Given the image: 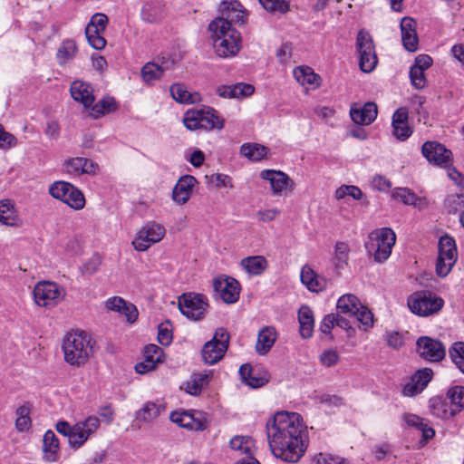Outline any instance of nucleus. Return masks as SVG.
<instances>
[{
    "mask_svg": "<svg viewBox=\"0 0 464 464\" xmlns=\"http://www.w3.org/2000/svg\"><path fill=\"white\" fill-rule=\"evenodd\" d=\"M273 455L286 462H297L306 450L305 427L297 412L278 411L266 425Z\"/></svg>",
    "mask_w": 464,
    "mask_h": 464,
    "instance_id": "nucleus-1",
    "label": "nucleus"
},
{
    "mask_svg": "<svg viewBox=\"0 0 464 464\" xmlns=\"http://www.w3.org/2000/svg\"><path fill=\"white\" fill-rule=\"evenodd\" d=\"M208 30L215 52L219 57L229 58L238 53L240 34L224 17L215 18L208 24Z\"/></svg>",
    "mask_w": 464,
    "mask_h": 464,
    "instance_id": "nucleus-2",
    "label": "nucleus"
},
{
    "mask_svg": "<svg viewBox=\"0 0 464 464\" xmlns=\"http://www.w3.org/2000/svg\"><path fill=\"white\" fill-rule=\"evenodd\" d=\"M62 349L64 361L75 367L84 365L93 353L92 339L83 331L68 333L63 340Z\"/></svg>",
    "mask_w": 464,
    "mask_h": 464,
    "instance_id": "nucleus-3",
    "label": "nucleus"
},
{
    "mask_svg": "<svg viewBox=\"0 0 464 464\" xmlns=\"http://www.w3.org/2000/svg\"><path fill=\"white\" fill-rule=\"evenodd\" d=\"M464 387L455 385L449 389L444 399L434 397L430 400L432 415L440 419H449L459 413L464 408Z\"/></svg>",
    "mask_w": 464,
    "mask_h": 464,
    "instance_id": "nucleus-4",
    "label": "nucleus"
},
{
    "mask_svg": "<svg viewBox=\"0 0 464 464\" xmlns=\"http://www.w3.org/2000/svg\"><path fill=\"white\" fill-rule=\"evenodd\" d=\"M183 123L189 130H212L224 128V119L220 118L218 111L211 107L188 110L184 114Z\"/></svg>",
    "mask_w": 464,
    "mask_h": 464,
    "instance_id": "nucleus-5",
    "label": "nucleus"
},
{
    "mask_svg": "<svg viewBox=\"0 0 464 464\" xmlns=\"http://www.w3.org/2000/svg\"><path fill=\"white\" fill-rule=\"evenodd\" d=\"M395 242L394 231L390 227H382L370 233L365 247L376 262L382 263L391 256Z\"/></svg>",
    "mask_w": 464,
    "mask_h": 464,
    "instance_id": "nucleus-6",
    "label": "nucleus"
},
{
    "mask_svg": "<svg viewBox=\"0 0 464 464\" xmlns=\"http://www.w3.org/2000/svg\"><path fill=\"white\" fill-rule=\"evenodd\" d=\"M407 304L412 314L429 316L440 311L444 301L431 292L418 291L408 297Z\"/></svg>",
    "mask_w": 464,
    "mask_h": 464,
    "instance_id": "nucleus-7",
    "label": "nucleus"
},
{
    "mask_svg": "<svg viewBox=\"0 0 464 464\" xmlns=\"http://www.w3.org/2000/svg\"><path fill=\"white\" fill-rule=\"evenodd\" d=\"M50 195L74 210H81L85 207L83 193L74 185L66 181H55L49 187Z\"/></svg>",
    "mask_w": 464,
    "mask_h": 464,
    "instance_id": "nucleus-8",
    "label": "nucleus"
},
{
    "mask_svg": "<svg viewBox=\"0 0 464 464\" xmlns=\"http://www.w3.org/2000/svg\"><path fill=\"white\" fill-rule=\"evenodd\" d=\"M356 50L360 69L364 72H372L378 63V58L372 37L369 32L359 31L356 37Z\"/></svg>",
    "mask_w": 464,
    "mask_h": 464,
    "instance_id": "nucleus-9",
    "label": "nucleus"
},
{
    "mask_svg": "<svg viewBox=\"0 0 464 464\" xmlns=\"http://www.w3.org/2000/svg\"><path fill=\"white\" fill-rule=\"evenodd\" d=\"M438 252L436 272L439 276L444 277L451 271L458 258L456 243L453 237L448 235L440 237Z\"/></svg>",
    "mask_w": 464,
    "mask_h": 464,
    "instance_id": "nucleus-10",
    "label": "nucleus"
},
{
    "mask_svg": "<svg viewBox=\"0 0 464 464\" xmlns=\"http://www.w3.org/2000/svg\"><path fill=\"white\" fill-rule=\"evenodd\" d=\"M229 339L228 332L225 328H218L213 338L202 348L201 354L205 363L212 365L219 362L227 350Z\"/></svg>",
    "mask_w": 464,
    "mask_h": 464,
    "instance_id": "nucleus-11",
    "label": "nucleus"
},
{
    "mask_svg": "<svg viewBox=\"0 0 464 464\" xmlns=\"http://www.w3.org/2000/svg\"><path fill=\"white\" fill-rule=\"evenodd\" d=\"M33 295L35 304L43 307H53L64 297L63 288L51 281L37 283Z\"/></svg>",
    "mask_w": 464,
    "mask_h": 464,
    "instance_id": "nucleus-12",
    "label": "nucleus"
},
{
    "mask_svg": "<svg viewBox=\"0 0 464 464\" xmlns=\"http://www.w3.org/2000/svg\"><path fill=\"white\" fill-rule=\"evenodd\" d=\"M165 234L166 229L163 226L156 222H148L138 230L132 246L139 252L146 251L152 245L161 241Z\"/></svg>",
    "mask_w": 464,
    "mask_h": 464,
    "instance_id": "nucleus-13",
    "label": "nucleus"
},
{
    "mask_svg": "<svg viewBox=\"0 0 464 464\" xmlns=\"http://www.w3.org/2000/svg\"><path fill=\"white\" fill-rule=\"evenodd\" d=\"M208 299L200 294H183L179 298V307L182 314L187 318L198 321L201 320L208 309Z\"/></svg>",
    "mask_w": 464,
    "mask_h": 464,
    "instance_id": "nucleus-14",
    "label": "nucleus"
},
{
    "mask_svg": "<svg viewBox=\"0 0 464 464\" xmlns=\"http://www.w3.org/2000/svg\"><path fill=\"white\" fill-rule=\"evenodd\" d=\"M108 23V17L102 13H96L91 17L90 22L85 27V35L92 48L102 50L106 46V40L103 37V34Z\"/></svg>",
    "mask_w": 464,
    "mask_h": 464,
    "instance_id": "nucleus-15",
    "label": "nucleus"
},
{
    "mask_svg": "<svg viewBox=\"0 0 464 464\" xmlns=\"http://www.w3.org/2000/svg\"><path fill=\"white\" fill-rule=\"evenodd\" d=\"M421 154L430 164L440 168H448L453 161L451 150L438 141L424 142L421 146Z\"/></svg>",
    "mask_w": 464,
    "mask_h": 464,
    "instance_id": "nucleus-16",
    "label": "nucleus"
},
{
    "mask_svg": "<svg viewBox=\"0 0 464 464\" xmlns=\"http://www.w3.org/2000/svg\"><path fill=\"white\" fill-rule=\"evenodd\" d=\"M101 426V420L97 416L91 415L74 424L75 434L71 440V449L77 450L95 434Z\"/></svg>",
    "mask_w": 464,
    "mask_h": 464,
    "instance_id": "nucleus-17",
    "label": "nucleus"
},
{
    "mask_svg": "<svg viewBox=\"0 0 464 464\" xmlns=\"http://www.w3.org/2000/svg\"><path fill=\"white\" fill-rule=\"evenodd\" d=\"M175 63L173 58L164 56L157 61L147 63L141 69V77L146 83L151 84L161 79L167 72L173 70Z\"/></svg>",
    "mask_w": 464,
    "mask_h": 464,
    "instance_id": "nucleus-18",
    "label": "nucleus"
},
{
    "mask_svg": "<svg viewBox=\"0 0 464 464\" xmlns=\"http://www.w3.org/2000/svg\"><path fill=\"white\" fill-rule=\"evenodd\" d=\"M214 291L226 304L237 302L240 295V285L233 277L220 276L213 281Z\"/></svg>",
    "mask_w": 464,
    "mask_h": 464,
    "instance_id": "nucleus-19",
    "label": "nucleus"
},
{
    "mask_svg": "<svg viewBox=\"0 0 464 464\" xmlns=\"http://www.w3.org/2000/svg\"><path fill=\"white\" fill-rule=\"evenodd\" d=\"M417 351L420 357L430 362H440L446 354L442 343L428 336L417 340Z\"/></svg>",
    "mask_w": 464,
    "mask_h": 464,
    "instance_id": "nucleus-20",
    "label": "nucleus"
},
{
    "mask_svg": "<svg viewBox=\"0 0 464 464\" xmlns=\"http://www.w3.org/2000/svg\"><path fill=\"white\" fill-rule=\"evenodd\" d=\"M63 169L72 177H79L82 174L94 176L100 172V167L96 162L82 157L66 160L63 164Z\"/></svg>",
    "mask_w": 464,
    "mask_h": 464,
    "instance_id": "nucleus-21",
    "label": "nucleus"
},
{
    "mask_svg": "<svg viewBox=\"0 0 464 464\" xmlns=\"http://www.w3.org/2000/svg\"><path fill=\"white\" fill-rule=\"evenodd\" d=\"M260 178L267 180L270 184L273 195L278 196L289 189L292 191L295 187L294 181L283 171L275 169H265L260 172Z\"/></svg>",
    "mask_w": 464,
    "mask_h": 464,
    "instance_id": "nucleus-22",
    "label": "nucleus"
},
{
    "mask_svg": "<svg viewBox=\"0 0 464 464\" xmlns=\"http://www.w3.org/2000/svg\"><path fill=\"white\" fill-rule=\"evenodd\" d=\"M170 420L179 427L190 430H203L208 427V421L201 416V412L174 411L170 414Z\"/></svg>",
    "mask_w": 464,
    "mask_h": 464,
    "instance_id": "nucleus-23",
    "label": "nucleus"
},
{
    "mask_svg": "<svg viewBox=\"0 0 464 464\" xmlns=\"http://www.w3.org/2000/svg\"><path fill=\"white\" fill-rule=\"evenodd\" d=\"M392 134L400 140H407L412 130L408 123V110L405 107L397 109L392 119Z\"/></svg>",
    "mask_w": 464,
    "mask_h": 464,
    "instance_id": "nucleus-24",
    "label": "nucleus"
},
{
    "mask_svg": "<svg viewBox=\"0 0 464 464\" xmlns=\"http://www.w3.org/2000/svg\"><path fill=\"white\" fill-rule=\"evenodd\" d=\"M417 23L411 17H403L401 21V40L404 48L409 52L418 50L419 38L416 32Z\"/></svg>",
    "mask_w": 464,
    "mask_h": 464,
    "instance_id": "nucleus-25",
    "label": "nucleus"
},
{
    "mask_svg": "<svg viewBox=\"0 0 464 464\" xmlns=\"http://www.w3.org/2000/svg\"><path fill=\"white\" fill-rule=\"evenodd\" d=\"M239 374L242 382L251 388L256 389L268 382L269 376L266 372L258 368H252L248 364H244L239 369Z\"/></svg>",
    "mask_w": 464,
    "mask_h": 464,
    "instance_id": "nucleus-26",
    "label": "nucleus"
},
{
    "mask_svg": "<svg viewBox=\"0 0 464 464\" xmlns=\"http://www.w3.org/2000/svg\"><path fill=\"white\" fill-rule=\"evenodd\" d=\"M105 307L113 312H117L124 315L130 324L138 319L139 312L132 304H127L126 301L120 296H113L105 301Z\"/></svg>",
    "mask_w": 464,
    "mask_h": 464,
    "instance_id": "nucleus-27",
    "label": "nucleus"
},
{
    "mask_svg": "<svg viewBox=\"0 0 464 464\" xmlns=\"http://www.w3.org/2000/svg\"><path fill=\"white\" fill-rule=\"evenodd\" d=\"M70 92L75 102H81L84 108H90L94 102L93 89L86 82L76 80L72 82Z\"/></svg>",
    "mask_w": 464,
    "mask_h": 464,
    "instance_id": "nucleus-28",
    "label": "nucleus"
},
{
    "mask_svg": "<svg viewBox=\"0 0 464 464\" xmlns=\"http://www.w3.org/2000/svg\"><path fill=\"white\" fill-rule=\"evenodd\" d=\"M221 16L230 24H244L246 18V13L242 5L237 0H225L220 6Z\"/></svg>",
    "mask_w": 464,
    "mask_h": 464,
    "instance_id": "nucleus-29",
    "label": "nucleus"
},
{
    "mask_svg": "<svg viewBox=\"0 0 464 464\" xmlns=\"http://www.w3.org/2000/svg\"><path fill=\"white\" fill-rule=\"evenodd\" d=\"M377 106L374 102H366L363 106H353L350 110L352 121L357 125H369L377 117Z\"/></svg>",
    "mask_w": 464,
    "mask_h": 464,
    "instance_id": "nucleus-30",
    "label": "nucleus"
},
{
    "mask_svg": "<svg viewBox=\"0 0 464 464\" xmlns=\"http://www.w3.org/2000/svg\"><path fill=\"white\" fill-rule=\"evenodd\" d=\"M166 15V8L162 0H150L144 4L140 16L141 19L150 24L160 22Z\"/></svg>",
    "mask_w": 464,
    "mask_h": 464,
    "instance_id": "nucleus-31",
    "label": "nucleus"
},
{
    "mask_svg": "<svg viewBox=\"0 0 464 464\" xmlns=\"http://www.w3.org/2000/svg\"><path fill=\"white\" fill-rule=\"evenodd\" d=\"M197 183L196 179L190 175L182 176L175 185L172 198L179 204H185L192 194V188Z\"/></svg>",
    "mask_w": 464,
    "mask_h": 464,
    "instance_id": "nucleus-32",
    "label": "nucleus"
},
{
    "mask_svg": "<svg viewBox=\"0 0 464 464\" xmlns=\"http://www.w3.org/2000/svg\"><path fill=\"white\" fill-rule=\"evenodd\" d=\"M300 277L309 291L319 292L327 286V280L319 276L309 266L302 268Z\"/></svg>",
    "mask_w": 464,
    "mask_h": 464,
    "instance_id": "nucleus-33",
    "label": "nucleus"
},
{
    "mask_svg": "<svg viewBox=\"0 0 464 464\" xmlns=\"http://www.w3.org/2000/svg\"><path fill=\"white\" fill-rule=\"evenodd\" d=\"M277 337V333L273 326L263 327L257 335L256 351L258 354H266L273 347Z\"/></svg>",
    "mask_w": 464,
    "mask_h": 464,
    "instance_id": "nucleus-34",
    "label": "nucleus"
},
{
    "mask_svg": "<svg viewBox=\"0 0 464 464\" xmlns=\"http://www.w3.org/2000/svg\"><path fill=\"white\" fill-rule=\"evenodd\" d=\"M299 332L303 338H310L314 327V318L311 308L303 305L298 311Z\"/></svg>",
    "mask_w": 464,
    "mask_h": 464,
    "instance_id": "nucleus-35",
    "label": "nucleus"
},
{
    "mask_svg": "<svg viewBox=\"0 0 464 464\" xmlns=\"http://www.w3.org/2000/svg\"><path fill=\"white\" fill-rule=\"evenodd\" d=\"M43 450L44 459L54 462L59 458V440L53 430H47L43 439Z\"/></svg>",
    "mask_w": 464,
    "mask_h": 464,
    "instance_id": "nucleus-36",
    "label": "nucleus"
},
{
    "mask_svg": "<svg viewBox=\"0 0 464 464\" xmlns=\"http://www.w3.org/2000/svg\"><path fill=\"white\" fill-rule=\"evenodd\" d=\"M210 380V373L197 372L193 373L190 378L184 382V389L186 392L190 395L197 396L200 394L202 389L206 387Z\"/></svg>",
    "mask_w": 464,
    "mask_h": 464,
    "instance_id": "nucleus-37",
    "label": "nucleus"
},
{
    "mask_svg": "<svg viewBox=\"0 0 464 464\" xmlns=\"http://www.w3.org/2000/svg\"><path fill=\"white\" fill-rule=\"evenodd\" d=\"M403 420L407 423V425L411 426L421 431L422 438L425 441L430 440L435 435V430L433 428L430 426L428 420L420 418L418 415L411 413H405L403 415Z\"/></svg>",
    "mask_w": 464,
    "mask_h": 464,
    "instance_id": "nucleus-38",
    "label": "nucleus"
},
{
    "mask_svg": "<svg viewBox=\"0 0 464 464\" xmlns=\"http://www.w3.org/2000/svg\"><path fill=\"white\" fill-rule=\"evenodd\" d=\"M241 267L250 276H259L267 267V261L263 256H253L240 261Z\"/></svg>",
    "mask_w": 464,
    "mask_h": 464,
    "instance_id": "nucleus-39",
    "label": "nucleus"
},
{
    "mask_svg": "<svg viewBox=\"0 0 464 464\" xmlns=\"http://www.w3.org/2000/svg\"><path fill=\"white\" fill-rule=\"evenodd\" d=\"M0 223L9 227L20 225L16 210L10 199L0 200Z\"/></svg>",
    "mask_w": 464,
    "mask_h": 464,
    "instance_id": "nucleus-40",
    "label": "nucleus"
},
{
    "mask_svg": "<svg viewBox=\"0 0 464 464\" xmlns=\"http://www.w3.org/2000/svg\"><path fill=\"white\" fill-rule=\"evenodd\" d=\"M295 79L303 86L310 85L318 87L320 85V77L312 68L308 66H298L293 72Z\"/></svg>",
    "mask_w": 464,
    "mask_h": 464,
    "instance_id": "nucleus-41",
    "label": "nucleus"
},
{
    "mask_svg": "<svg viewBox=\"0 0 464 464\" xmlns=\"http://www.w3.org/2000/svg\"><path fill=\"white\" fill-rule=\"evenodd\" d=\"M117 102L112 97H104L95 104H92L90 108V116L98 119L107 113L112 112L117 109Z\"/></svg>",
    "mask_w": 464,
    "mask_h": 464,
    "instance_id": "nucleus-42",
    "label": "nucleus"
},
{
    "mask_svg": "<svg viewBox=\"0 0 464 464\" xmlns=\"http://www.w3.org/2000/svg\"><path fill=\"white\" fill-rule=\"evenodd\" d=\"M362 304L359 299L352 294L342 295L336 304V308L339 313L353 316Z\"/></svg>",
    "mask_w": 464,
    "mask_h": 464,
    "instance_id": "nucleus-43",
    "label": "nucleus"
},
{
    "mask_svg": "<svg viewBox=\"0 0 464 464\" xmlns=\"http://www.w3.org/2000/svg\"><path fill=\"white\" fill-rule=\"evenodd\" d=\"M172 98L180 103H196L200 101L198 93H191L180 83H174L170 87Z\"/></svg>",
    "mask_w": 464,
    "mask_h": 464,
    "instance_id": "nucleus-44",
    "label": "nucleus"
},
{
    "mask_svg": "<svg viewBox=\"0 0 464 464\" xmlns=\"http://www.w3.org/2000/svg\"><path fill=\"white\" fill-rule=\"evenodd\" d=\"M77 45L73 40H64L59 46L56 58L60 65H65L71 62L76 55Z\"/></svg>",
    "mask_w": 464,
    "mask_h": 464,
    "instance_id": "nucleus-45",
    "label": "nucleus"
},
{
    "mask_svg": "<svg viewBox=\"0 0 464 464\" xmlns=\"http://www.w3.org/2000/svg\"><path fill=\"white\" fill-rule=\"evenodd\" d=\"M392 197L401 201L405 205L422 207L423 199L419 198L412 190L408 188H396L392 190Z\"/></svg>",
    "mask_w": 464,
    "mask_h": 464,
    "instance_id": "nucleus-46",
    "label": "nucleus"
},
{
    "mask_svg": "<svg viewBox=\"0 0 464 464\" xmlns=\"http://www.w3.org/2000/svg\"><path fill=\"white\" fill-rule=\"evenodd\" d=\"M268 152V148L258 143H244L240 147V153L252 161L263 160Z\"/></svg>",
    "mask_w": 464,
    "mask_h": 464,
    "instance_id": "nucleus-47",
    "label": "nucleus"
},
{
    "mask_svg": "<svg viewBox=\"0 0 464 464\" xmlns=\"http://www.w3.org/2000/svg\"><path fill=\"white\" fill-rule=\"evenodd\" d=\"M229 446L233 450L238 451L242 454H246L247 457H251L255 442L249 436L237 435L230 440Z\"/></svg>",
    "mask_w": 464,
    "mask_h": 464,
    "instance_id": "nucleus-48",
    "label": "nucleus"
},
{
    "mask_svg": "<svg viewBox=\"0 0 464 464\" xmlns=\"http://www.w3.org/2000/svg\"><path fill=\"white\" fill-rule=\"evenodd\" d=\"M15 419V428L18 431L23 432L28 430L32 425V420L30 417L31 405L24 403V405L17 408Z\"/></svg>",
    "mask_w": 464,
    "mask_h": 464,
    "instance_id": "nucleus-49",
    "label": "nucleus"
},
{
    "mask_svg": "<svg viewBox=\"0 0 464 464\" xmlns=\"http://www.w3.org/2000/svg\"><path fill=\"white\" fill-rule=\"evenodd\" d=\"M160 414V406L154 402H147L137 412L136 418L140 421L150 422Z\"/></svg>",
    "mask_w": 464,
    "mask_h": 464,
    "instance_id": "nucleus-50",
    "label": "nucleus"
},
{
    "mask_svg": "<svg viewBox=\"0 0 464 464\" xmlns=\"http://www.w3.org/2000/svg\"><path fill=\"white\" fill-rule=\"evenodd\" d=\"M271 13L285 14L290 10V0H258Z\"/></svg>",
    "mask_w": 464,
    "mask_h": 464,
    "instance_id": "nucleus-51",
    "label": "nucleus"
},
{
    "mask_svg": "<svg viewBox=\"0 0 464 464\" xmlns=\"http://www.w3.org/2000/svg\"><path fill=\"white\" fill-rule=\"evenodd\" d=\"M451 361L461 372H464V343L456 342L449 351Z\"/></svg>",
    "mask_w": 464,
    "mask_h": 464,
    "instance_id": "nucleus-52",
    "label": "nucleus"
},
{
    "mask_svg": "<svg viewBox=\"0 0 464 464\" xmlns=\"http://www.w3.org/2000/svg\"><path fill=\"white\" fill-rule=\"evenodd\" d=\"M350 248L344 242H337L334 246L335 266L340 268L347 264Z\"/></svg>",
    "mask_w": 464,
    "mask_h": 464,
    "instance_id": "nucleus-53",
    "label": "nucleus"
},
{
    "mask_svg": "<svg viewBox=\"0 0 464 464\" xmlns=\"http://www.w3.org/2000/svg\"><path fill=\"white\" fill-rule=\"evenodd\" d=\"M464 203L462 192L450 194L445 199V207L450 213L457 212Z\"/></svg>",
    "mask_w": 464,
    "mask_h": 464,
    "instance_id": "nucleus-54",
    "label": "nucleus"
},
{
    "mask_svg": "<svg viewBox=\"0 0 464 464\" xmlns=\"http://www.w3.org/2000/svg\"><path fill=\"white\" fill-rule=\"evenodd\" d=\"M356 319L364 326V330L371 328L373 325L372 313L363 305H361L358 312L354 314Z\"/></svg>",
    "mask_w": 464,
    "mask_h": 464,
    "instance_id": "nucleus-55",
    "label": "nucleus"
},
{
    "mask_svg": "<svg viewBox=\"0 0 464 464\" xmlns=\"http://www.w3.org/2000/svg\"><path fill=\"white\" fill-rule=\"evenodd\" d=\"M433 376V372L430 368H423L418 370L412 376L414 382H416L419 385L421 386L422 390L426 388L428 383L431 381Z\"/></svg>",
    "mask_w": 464,
    "mask_h": 464,
    "instance_id": "nucleus-56",
    "label": "nucleus"
},
{
    "mask_svg": "<svg viewBox=\"0 0 464 464\" xmlns=\"http://www.w3.org/2000/svg\"><path fill=\"white\" fill-rule=\"evenodd\" d=\"M410 78L411 84L416 89H423L426 85V79L424 76V71L419 69V67L411 66L410 70Z\"/></svg>",
    "mask_w": 464,
    "mask_h": 464,
    "instance_id": "nucleus-57",
    "label": "nucleus"
},
{
    "mask_svg": "<svg viewBox=\"0 0 464 464\" xmlns=\"http://www.w3.org/2000/svg\"><path fill=\"white\" fill-rule=\"evenodd\" d=\"M162 355V349L156 344H148L144 348V358L150 361L151 360L155 363L161 362Z\"/></svg>",
    "mask_w": 464,
    "mask_h": 464,
    "instance_id": "nucleus-58",
    "label": "nucleus"
},
{
    "mask_svg": "<svg viewBox=\"0 0 464 464\" xmlns=\"http://www.w3.org/2000/svg\"><path fill=\"white\" fill-rule=\"evenodd\" d=\"M56 430L68 439V444L71 447V440L75 434L74 425H71L66 420H59L55 425Z\"/></svg>",
    "mask_w": 464,
    "mask_h": 464,
    "instance_id": "nucleus-59",
    "label": "nucleus"
},
{
    "mask_svg": "<svg viewBox=\"0 0 464 464\" xmlns=\"http://www.w3.org/2000/svg\"><path fill=\"white\" fill-rule=\"evenodd\" d=\"M255 88L253 85L244 82L234 84V98H244L253 94Z\"/></svg>",
    "mask_w": 464,
    "mask_h": 464,
    "instance_id": "nucleus-60",
    "label": "nucleus"
},
{
    "mask_svg": "<svg viewBox=\"0 0 464 464\" xmlns=\"http://www.w3.org/2000/svg\"><path fill=\"white\" fill-rule=\"evenodd\" d=\"M17 143L16 138L5 130L4 127L0 124V148L8 149L15 146Z\"/></svg>",
    "mask_w": 464,
    "mask_h": 464,
    "instance_id": "nucleus-61",
    "label": "nucleus"
},
{
    "mask_svg": "<svg viewBox=\"0 0 464 464\" xmlns=\"http://www.w3.org/2000/svg\"><path fill=\"white\" fill-rule=\"evenodd\" d=\"M320 361L323 365L331 367L339 361V354L334 350H326L320 355Z\"/></svg>",
    "mask_w": 464,
    "mask_h": 464,
    "instance_id": "nucleus-62",
    "label": "nucleus"
},
{
    "mask_svg": "<svg viewBox=\"0 0 464 464\" xmlns=\"http://www.w3.org/2000/svg\"><path fill=\"white\" fill-rule=\"evenodd\" d=\"M280 214L277 208L260 209L256 212V218L260 222H271Z\"/></svg>",
    "mask_w": 464,
    "mask_h": 464,
    "instance_id": "nucleus-63",
    "label": "nucleus"
},
{
    "mask_svg": "<svg viewBox=\"0 0 464 464\" xmlns=\"http://www.w3.org/2000/svg\"><path fill=\"white\" fill-rule=\"evenodd\" d=\"M386 342L390 347L394 349H399L404 343L402 334L395 331L387 333Z\"/></svg>",
    "mask_w": 464,
    "mask_h": 464,
    "instance_id": "nucleus-64",
    "label": "nucleus"
}]
</instances>
